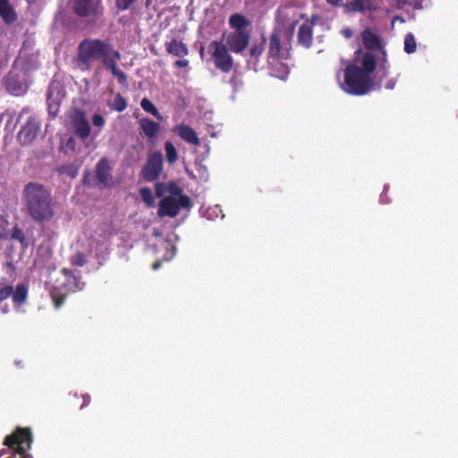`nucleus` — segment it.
Segmentation results:
<instances>
[{
    "mask_svg": "<svg viewBox=\"0 0 458 458\" xmlns=\"http://www.w3.org/2000/svg\"><path fill=\"white\" fill-rule=\"evenodd\" d=\"M417 49V43L414 36L411 33H408L404 38V51L407 54H412Z\"/></svg>",
    "mask_w": 458,
    "mask_h": 458,
    "instance_id": "c85d7f7f",
    "label": "nucleus"
},
{
    "mask_svg": "<svg viewBox=\"0 0 458 458\" xmlns=\"http://www.w3.org/2000/svg\"><path fill=\"white\" fill-rule=\"evenodd\" d=\"M0 17L7 25L17 21L18 14L10 0H0Z\"/></svg>",
    "mask_w": 458,
    "mask_h": 458,
    "instance_id": "2eb2a0df",
    "label": "nucleus"
},
{
    "mask_svg": "<svg viewBox=\"0 0 458 458\" xmlns=\"http://www.w3.org/2000/svg\"><path fill=\"white\" fill-rule=\"evenodd\" d=\"M112 167L106 157L101 158L96 165V174L98 181L104 186H106L111 179Z\"/></svg>",
    "mask_w": 458,
    "mask_h": 458,
    "instance_id": "dca6fc26",
    "label": "nucleus"
},
{
    "mask_svg": "<svg viewBox=\"0 0 458 458\" xmlns=\"http://www.w3.org/2000/svg\"><path fill=\"white\" fill-rule=\"evenodd\" d=\"M305 17V14H301V18L303 19Z\"/></svg>",
    "mask_w": 458,
    "mask_h": 458,
    "instance_id": "864d4df0",
    "label": "nucleus"
},
{
    "mask_svg": "<svg viewBox=\"0 0 458 458\" xmlns=\"http://www.w3.org/2000/svg\"><path fill=\"white\" fill-rule=\"evenodd\" d=\"M297 40L303 47H311L313 44V29L311 28V25L305 22L299 27Z\"/></svg>",
    "mask_w": 458,
    "mask_h": 458,
    "instance_id": "a211bd4d",
    "label": "nucleus"
},
{
    "mask_svg": "<svg viewBox=\"0 0 458 458\" xmlns=\"http://www.w3.org/2000/svg\"><path fill=\"white\" fill-rule=\"evenodd\" d=\"M51 97H52V90L51 89L47 91V101H48V112L49 114L55 117L59 112V104L51 102Z\"/></svg>",
    "mask_w": 458,
    "mask_h": 458,
    "instance_id": "473e14b6",
    "label": "nucleus"
},
{
    "mask_svg": "<svg viewBox=\"0 0 458 458\" xmlns=\"http://www.w3.org/2000/svg\"><path fill=\"white\" fill-rule=\"evenodd\" d=\"M71 263L73 266L82 267L86 263L85 256L81 252H77L72 257Z\"/></svg>",
    "mask_w": 458,
    "mask_h": 458,
    "instance_id": "f704fd0d",
    "label": "nucleus"
},
{
    "mask_svg": "<svg viewBox=\"0 0 458 458\" xmlns=\"http://www.w3.org/2000/svg\"><path fill=\"white\" fill-rule=\"evenodd\" d=\"M6 87L8 91L14 96H21L27 90L26 84L13 76L8 78Z\"/></svg>",
    "mask_w": 458,
    "mask_h": 458,
    "instance_id": "5701e85b",
    "label": "nucleus"
},
{
    "mask_svg": "<svg viewBox=\"0 0 458 458\" xmlns=\"http://www.w3.org/2000/svg\"><path fill=\"white\" fill-rule=\"evenodd\" d=\"M103 0H70L72 13L88 21H95L104 14Z\"/></svg>",
    "mask_w": 458,
    "mask_h": 458,
    "instance_id": "39448f33",
    "label": "nucleus"
},
{
    "mask_svg": "<svg viewBox=\"0 0 458 458\" xmlns=\"http://www.w3.org/2000/svg\"><path fill=\"white\" fill-rule=\"evenodd\" d=\"M165 151L166 161L173 165L178 160V153L174 145L171 141H165Z\"/></svg>",
    "mask_w": 458,
    "mask_h": 458,
    "instance_id": "393cba45",
    "label": "nucleus"
},
{
    "mask_svg": "<svg viewBox=\"0 0 458 458\" xmlns=\"http://www.w3.org/2000/svg\"><path fill=\"white\" fill-rule=\"evenodd\" d=\"M279 73H276L275 75L276 77H279L280 79H284L287 77L288 73H289V69L287 67V65L282 64V63H279Z\"/></svg>",
    "mask_w": 458,
    "mask_h": 458,
    "instance_id": "a19ab883",
    "label": "nucleus"
},
{
    "mask_svg": "<svg viewBox=\"0 0 458 458\" xmlns=\"http://www.w3.org/2000/svg\"><path fill=\"white\" fill-rule=\"evenodd\" d=\"M318 20V16L312 15L310 20V23H308V24L311 25V27H312L313 25H315L317 23Z\"/></svg>",
    "mask_w": 458,
    "mask_h": 458,
    "instance_id": "de8ad7c7",
    "label": "nucleus"
},
{
    "mask_svg": "<svg viewBox=\"0 0 458 458\" xmlns=\"http://www.w3.org/2000/svg\"><path fill=\"white\" fill-rule=\"evenodd\" d=\"M72 124L80 140H86L89 137L91 128L84 112L76 110L72 116Z\"/></svg>",
    "mask_w": 458,
    "mask_h": 458,
    "instance_id": "f8f14e48",
    "label": "nucleus"
},
{
    "mask_svg": "<svg viewBox=\"0 0 458 458\" xmlns=\"http://www.w3.org/2000/svg\"><path fill=\"white\" fill-rule=\"evenodd\" d=\"M298 21H294L286 30L284 33V40H282V31L278 28H275L269 36L267 60L288 59L292 47L291 41L294 34L295 26Z\"/></svg>",
    "mask_w": 458,
    "mask_h": 458,
    "instance_id": "20e7f679",
    "label": "nucleus"
},
{
    "mask_svg": "<svg viewBox=\"0 0 458 458\" xmlns=\"http://www.w3.org/2000/svg\"><path fill=\"white\" fill-rule=\"evenodd\" d=\"M395 84H396V81L394 79H390L386 84V89H394V88L395 87Z\"/></svg>",
    "mask_w": 458,
    "mask_h": 458,
    "instance_id": "49530a36",
    "label": "nucleus"
},
{
    "mask_svg": "<svg viewBox=\"0 0 458 458\" xmlns=\"http://www.w3.org/2000/svg\"><path fill=\"white\" fill-rule=\"evenodd\" d=\"M11 239L17 240L19 242H21L25 247L28 245L26 242V236L24 234V232L22 229H21L18 226H14L11 234Z\"/></svg>",
    "mask_w": 458,
    "mask_h": 458,
    "instance_id": "7c9ffc66",
    "label": "nucleus"
},
{
    "mask_svg": "<svg viewBox=\"0 0 458 458\" xmlns=\"http://www.w3.org/2000/svg\"><path fill=\"white\" fill-rule=\"evenodd\" d=\"M346 11L350 13L377 12V6L372 0H351L344 5Z\"/></svg>",
    "mask_w": 458,
    "mask_h": 458,
    "instance_id": "4468645a",
    "label": "nucleus"
},
{
    "mask_svg": "<svg viewBox=\"0 0 458 458\" xmlns=\"http://www.w3.org/2000/svg\"><path fill=\"white\" fill-rule=\"evenodd\" d=\"M250 25V21L241 13H234L229 18V26L233 31H248L247 27Z\"/></svg>",
    "mask_w": 458,
    "mask_h": 458,
    "instance_id": "412c9836",
    "label": "nucleus"
},
{
    "mask_svg": "<svg viewBox=\"0 0 458 458\" xmlns=\"http://www.w3.org/2000/svg\"><path fill=\"white\" fill-rule=\"evenodd\" d=\"M63 273L66 276L69 275V276L60 285L54 286L50 291L52 301L56 309H59L64 303L69 293H74L80 289L77 278L71 276L68 269L64 268Z\"/></svg>",
    "mask_w": 458,
    "mask_h": 458,
    "instance_id": "6e6552de",
    "label": "nucleus"
},
{
    "mask_svg": "<svg viewBox=\"0 0 458 458\" xmlns=\"http://www.w3.org/2000/svg\"><path fill=\"white\" fill-rule=\"evenodd\" d=\"M81 398L83 400L82 404L81 405V409H83L84 407L88 406L90 403V396L88 394H82Z\"/></svg>",
    "mask_w": 458,
    "mask_h": 458,
    "instance_id": "c03bdc74",
    "label": "nucleus"
},
{
    "mask_svg": "<svg viewBox=\"0 0 458 458\" xmlns=\"http://www.w3.org/2000/svg\"><path fill=\"white\" fill-rule=\"evenodd\" d=\"M136 0H116V6L119 10L125 11L131 7V5Z\"/></svg>",
    "mask_w": 458,
    "mask_h": 458,
    "instance_id": "58836bf2",
    "label": "nucleus"
},
{
    "mask_svg": "<svg viewBox=\"0 0 458 458\" xmlns=\"http://www.w3.org/2000/svg\"><path fill=\"white\" fill-rule=\"evenodd\" d=\"M360 36L363 46L366 49L374 51L381 47L379 36L374 33L369 28L363 30Z\"/></svg>",
    "mask_w": 458,
    "mask_h": 458,
    "instance_id": "f3484780",
    "label": "nucleus"
},
{
    "mask_svg": "<svg viewBox=\"0 0 458 458\" xmlns=\"http://www.w3.org/2000/svg\"><path fill=\"white\" fill-rule=\"evenodd\" d=\"M165 50L168 54L179 58H183L189 55L187 45L176 38L165 43Z\"/></svg>",
    "mask_w": 458,
    "mask_h": 458,
    "instance_id": "6ab92c4d",
    "label": "nucleus"
},
{
    "mask_svg": "<svg viewBox=\"0 0 458 458\" xmlns=\"http://www.w3.org/2000/svg\"><path fill=\"white\" fill-rule=\"evenodd\" d=\"M160 267H161V262L160 261H157V262L153 263V265H152V268L154 270L158 269Z\"/></svg>",
    "mask_w": 458,
    "mask_h": 458,
    "instance_id": "09e8293b",
    "label": "nucleus"
},
{
    "mask_svg": "<svg viewBox=\"0 0 458 458\" xmlns=\"http://www.w3.org/2000/svg\"><path fill=\"white\" fill-rule=\"evenodd\" d=\"M174 65L176 67L184 68L189 65V61L187 59H179L174 62Z\"/></svg>",
    "mask_w": 458,
    "mask_h": 458,
    "instance_id": "79ce46f5",
    "label": "nucleus"
},
{
    "mask_svg": "<svg viewBox=\"0 0 458 458\" xmlns=\"http://www.w3.org/2000/svg\"><path fill=\"white\" fill-rule=\"evenodd\" d=\"M141 108L155 116L157 120H162L163 117L155 105L147 98H144L140 101Z\"/></svg>",
    "mask_w": 458,
    "mask_h": 458,
    "instance_id": "b1692460",
    "label": "nucleus"
},
{
    "mask_svg": "<svg viewBox=\"0 0 458 458\" xmlns=\"http://www.w3.org/2000/svg\"><path fill=\"white\" fill-rule=\"evenodd\" d=\"M383 55H386V52L383 51ZM389 64L386 60V57L384 56V58L382 59V61L380 62L379 64V69L380 71H382V77H386L388 76V70H389Z\"/></svg>",
    "mask_w": 458,
    "mask_h": 458,
    "instance_id": "e433bc0d",
    "label": "nucleus"
},
{
    "mask_svg": "<svg viewBox=\"0 0 458 458\" xmlns=\"http://www.w3.org/2000/svg\"><path fill=\"white\" fill-rule=\"evenodd\" d=\"M173 131L175 132L182 140L185 142L193 145L199 146L200 140L198 137L196 131L190 126L185 123H180L174 127Z\"/></svg>",
    "mask_w": 458,
    "mask_h": 458,
    "instance_id": "ddd939ff",
    "label": "nucleus"
},
{
    "mask_svg": "<svg viewBox=\"0 0 458 458\" xmlns=\"http://www.w3.org/2000/svg\"><path fill=\"white\" fill-rule=\"evenodd\" d=\"M120 59V52L114 49L111 44L99 38H88L78 45L74 62L77 68L81 72H88L92 69L94 62L99 61L106 69L109 70L117 78L119 84L127 87V75L116 65Z\"/></svg>",
    "mask_w": 458,
    "mask_h": 458,
    "instance_id": "f257e3e1",
    "label": "nucleus"
},
{
    "mask_svg": "<svg viewBox=\"0 0 458 458\" xmlns=\"http://www.w3.org/2000/svg\"><path fill=\"white\" fill-rule=\"evenodd\" d=\"M167 192V184L165 182H157L155 184V193L157 197L161 198Z\"/></svg>",
    "mask_w": 458,
    "mask_h": 458,
    "instance_id": "c9c22d12",
    "label": "nucleus"
},
{
    "mask_svg": "<svg viewBox=\"0 0 458 458\" xmlns=\"http://www.w3.org/2000/svg\"><path fill=\"white\" fill-rule=\"evenodd\" d=\"M229 83H230V85L232 86V88L233 89L234 91L238 89L239 86L242 85V82L239 75H237L236 73H234L232 76V78L229 81Z\"/></svg>",
    "mask_w": 458,
    "mask_h": 458,
    "instance_id": "ea45409f",
    "label": "nucleus"
},
{
    "mask_svg": "<svg viewBox=\"0 0 458 458\" xmlns=\"http://www.w3.org/2000/svg\"><path fill=\"white\" fill-rule=\"evenodd\" d=\"M4 453H5L4 450L0 451V455H4Z\"/></svg>",
    "mask_w": 458,
    "mask_h": 458,
    "instance_id": "3c124183",
    "label": "nucleus"
},
{
    "mask_svg": "<svg viewBox=\"0 0 458 458\" xmlns=\"http://www.w3.org/2000/svg\"><path fill=\"white\" fill-rule=\"evenodd\" d=\"M128 104L126 99L122 96L121 93H116L114 100L109 104V107L117 112H123L126 109Z\"/></svg>",
    "mask_w": 458,
    "mask_h": 458,
    "instance_id": "a878e982",
    "label": "nucleus"
},
{
    "mask_svg": "<svg viewBox=\"0 0 458 458\" xmlns=\"http://www.w3.org/2000/svg\"><path fill=\"white\" fill-rule=\"evenodd\" d=\"M208 53L215 67L222 72L228 73L233 70V58L230 49L222 41L213 40L208 45Z\"/></svg>",
    "mask_w": 458,
    "mask_h": 458,
    "instance_id": "423d86ee",
    "label": "nucleus"
},
{
    "mask_svg": "<svg viewBox=\"0 0 458 458\" xmlns=\"http://www.w3.org/2000/svg\"><path fill=\"white\" fill-rule=\"evenodd\" d=\"M341 34L345 38H351L353 36V31L350 28H344L341 30Z\"/></svg>",
    "mask_w": 458,
    "mask_h": 458,
    "instance_id": "37998d69",
    "label": "nucleus"
},
{
    "mask_svg": "<svg viewBox=\"0 0 458 458\" xmlns=\"http://www.w3.org/2000/svg\"><path fill=\"white\" fill-rule=\"evenodd\" d=\"M191 207V200L188 195L181 196L178 199L172 196H166L159 202L157 215L160 217H175L181 208L188 209Z\"/></svg>",
    "mask_w": 458,
    "mask_h": 458,
    "instance_id": "0eeeda50",
    "label": "nucleus"
},
{
    "mask_svg": "<svg viewBox=\"0 0 458 458\" xmlns=\"http://www.w3.org/2000/svg\"><path fill=\"white\" fill-rule=\"evenodd\" d=\"M22 204L29 217L37 224L53 221L56 215V203L51 191L45 185L30 182L23 187Z\"/></svg>",
    "mask_w": 458,
    "mask_h": 458,
    "instance_id": "f03ea898",
    "label": "nucleus"
},
{
    "mask_svg": "<svg viewBox=\"0 0 458 458\" xmlns=\"http://www.w3.org/2000/svg\"><path fill=\"white\" fill-rule=\"evenodd\" d=\"M140 195L147 207L151 208L154 206L155 198L150 188L144 187L140 189Z\"/></svg>",
    "mask_w": 458,
    "mask_h": 458,
    "instance_id": "bb28decb",
    "label": "nucleus"
},
{
    "mask_svg": "<svg viewBox=\"0 0 458 458\" xmlns=\"http://www.w3.org/2000/svg\"><path fill=\"white\" fill-rule=\"evenodd\" d=\"M360 52H361L360 50H358L355 52V54L358 55V54H360Z\"/></svg>",
    "mask_w": 458,
    "mask_h": 458,
    "instance_id": "603ef678",
    "label": "nucleus"
},
{
    "mask_svg": "<svg viewBox=\"0 0 458 458\" xmlns=\"http://www.w3.org/2000/svg\"><path fill=\"white\" fill-rule=\"evenodd\" d=\"M267 42V39L265 37H262L261 43L260 44H254L251 46L250 49V55L251 58L259 59V57L262 55L264 51V46Z\"/></svg>",
    "mask_w": 458,
    "mask_h": 458,
    "instance_id": "c756f323",
    "label": "nucleus"
},
{
    "mask_svg": "<svg viewBox=\"0 0 458 458\" xmlns=\"http://www.w3.org/2000/svg\"><path fill=\"white\" fill-rule=\"evenodd\" d=\"M327 4H329L332 6H341L343 5V0H326Z\"/></svg>",
    "mask_w": 458,
    "mask_h": 458,
    "instance_id": "a18cd8bd",
    "label": "nucleus"
},
{
    "mask_svg": "<svg viewBox=\"0 0 458 458\" xmlns=\"http://www.w3.org/2000/svg\"><path fill=\"white\" fill-rule=\"evenodd\" d=\"M92 123L94 126L101 129L105 125L106 121H105V118L101 114H94L92 116Z\"/></svg>",
    "mask_w": 458,
    "mask_h": 458,
    "instance_id": "4c0bfd02",
    "label": "nucleus"
},
{
    "mask_svg": "<svg viewBox=\"0 0 458 458\" xmlns=\"http://www.w3.org/2000/svg\"><path fill=\"white\" fill-rule=\"evenodd\" d=\"M57 171L59 174L68 175L71 178H75L78 175V167L72 164L60 165Z\"/></svg>",
    "mask_w": 458,
    "mask_h": 458,
    "instance_id": "cd10ccee",
    "label": "nucleus"
},
{
    "mask_svg": "<svg viewBox=\"0 0 458 458\" xmlns=\"http://www.w3.org/2000/svg\"><path fill=\"white\" fill-rule=\"evenodd\" d=\"M250 40L249 31H233L225 38V45L231 52L242 54L248 47Z\"/></svg>",
    "mask_w": 458,
    "mask_h": 458,
    "instance_id": "9b49d317",
    "label": "nucleus"
},
{
    "mask_svg": "<svg viewBox=\"0 0 458 458\" xmlns=\"http://www.w3.org/2000/svg\"><path fill=\"white\" fill-rule=\"evenodd\" d=\"M28 4H31L37 2V0H26Z\"/></svg>",
    "mask_w": 458,
    "mask_h": 458,
    "instance_id": "8fccbe9b",
    "label": "nucleus"
},
{
    "mask_svg": "<svg viewBox=\"0 0 458 458\" xmlns=\"http://www.w3.org/2000/svg\"><path fill=\"white\" fill-rule=\"evenodd\" d=\"M40 123L34 116H30L18 131L17 140L22 146L30 145L38 137Z\"/></svg>",
    "mask_w": 458,
    "mask_h": 458,
    "instance_id": "9d476101",
    "label": "nucleus"
},
{
    "mask_svg": "<svg viewBox=\"0 0 458 458\" xmlns=\"http://www.w3.org/2000/svg\"><path fill=\"white\" fill-rule=\"evenodd\" d=\"M163 171V155L160 151H155L148 155L143 165L140 176L148 182L157 181Z\"/></svg>",
    "mask_w": 458,
    "mask_h": 458,
    "instance_id": "1a4fd4ad",
    "label": "nucleus"
},
{
    "mask_svg": "<svg viewBox=\"0 0 458 458\" xmlns=\"http://www.w3.org/2000/svg\"><path fill=\"white\" fill-rule=\"evenodd\" d=\"M13 287L12 285H4L0 283V302L12 297Z\"/></svg>",
    "mask_w": 458,
    "mask_h": 458,
    "instance_id": "72a5a7b5",
    "label": "nucleus"
},
{
    "mask_svg": "<svg viewBox=\"0 0 458 458\" xmlns=\"http://www.w3.org/2000/svg\"><path fill=\"white\" fill-rule=\"evenodd\" d=\"M376 67V57L370 52L362 55L360 65L348 64L344 69V90L353 96H362L371 91L375 86L372 73Z\"/></svg>",
    "mask_w": 458,
    "mask_h": 458,
    "instance_id": "7ed1b4c3",
    "label": "nucleus"
},
{
    "mask_svg": "<svg viewBox=\"0 0 458 458\" xmlns=\"http://www.w3.org/2000/svg\"><path fill=\"white\" fill-rule=\"evenodd\" d=\"M139 124L142 133L150 140L156 138L160 131L159 123L148 117L141 118Z\"/></svg>",
    "mask_w": 458,
    "mask_h": 458,
    "instance_id": "aec40b11",
    "label": "nucleus"
},
{
    "mask_svg": "<svg viewBox=\"0 0 458 458\" xmlns=\"http://www.w3.org/2000/svg\"><path fill=\"white\" fill-rule=\"evenodd\" d=\"M28 298V287L24 284H18L15 289H13L12 300L15 306L24 304Z\"/></svg>",
    "mask_w": 458,
    "mask_h": 458,
    "instance_id": "4be33fe9",
    "label": "nucleus"
},
{
    "mask_svg": "<svg viewBox=\"0 0 458 458\" xmlns=\"http://www.w3.org/2000/svg\"><path fill=\"white\" fill-rule=\"evenodd\" d=\"M167 192L171 194L172 197H178V199L181 196H183L182 190L181 187L178 186V184L172 181L167 183Z\"/></svg>",
    "mask_w": 458,
    "mask_h": 458,
    "instance_id": "2f4dec72",
    "label": "nucleus"
}]
</instances>
